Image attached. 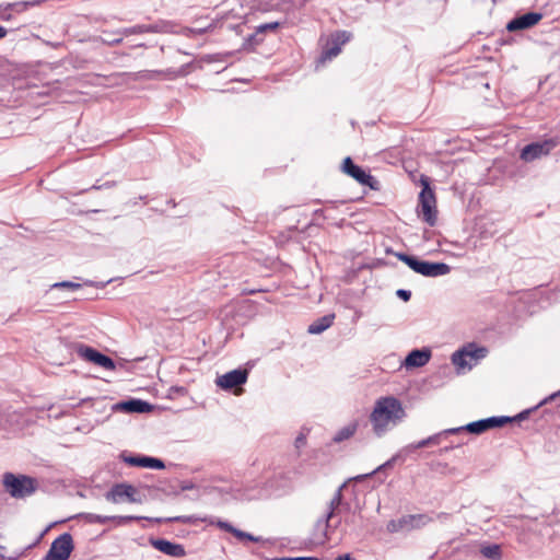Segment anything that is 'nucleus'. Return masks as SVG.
I'll return each instance as SVG.
<instances>
[{
	"label": "nucleus",
	"mask_w": 560,
	"mask_h": 560,
	"mask_svg": "<svg viewBox=\"0 0 560 560\" xmlns=\"http://www.w3.org/2000/svg\"><path fill=\"white\" fill-rule=\"evenodd\" d=\"M358 429V424L354 422V423H350L346 427H343L342 429H340L336 435L334 436V441L335 442H342L345 440H348L350 439L351 436H353V434L355 433Z\"/></svg>",
	"instance_id": "obj_27"
},
{
	"label": "nucleus",
	"mask_w": 560,
	"mask_h": 560,
	"mask_svg": "<svg viewBox=\"0 0 560 560\" xmlns=\"http://www.w3.org/2000/svg\"><path fill=\"white\" fill-rule=\"evenodd\" d=\"M43 2V0H31V1H18L13 3H8L5 10L14 11L18 13L24 12L28 8L37 7Z\"/></svg>",
	"instance_id": "obj_25"
},
{
	"label": "nucleus",
	"mask_w": 560,
	"mask_h": 560,
	"mask_svg": "<svg viewBox=\"0 0 560 560\" xmlns=\"http://www.w3.org/2000/svg\"><path fill=\"white\" fill-rule=\"evenodd\" d=\"M136 488L128 483L115 485L106 494V500L117 503L121 498H127L131 503H140L141 499L136 497Z\"/></svg>",
	"instance_id": "obj_14"
},
{
	"label": "nucleus",
	"mask_w": 560,
	"mask_h": 560,
	"mask_svg": "<svg viewBox=\"0 0 560 560\" xmlns=\"http://www.w3.org/2000/svg\"><path fill=\"white\" fill-rule=\"evenodd\" d=\"M271 560H318V559L315 557H295V558L282 557V558H272Z\"/></svg>",
	"instance_id": "obj_40"
},
{
	"label": "nucleus",
	"mask_w": 560,
	"mask_h": 560,
	"mask_svg": "<svg viewBox=\"0 0 560 560\" xmlns=\"http://www.w3.org/2000/svg\"><path fill=\"white\" fill-rule=\"evenodd\" d=\"M341 171L349 175L350 177L354 178L358 183L361 185L369 186L371 188H375L374 184L376 180L374 177L365 172L361 166L353 163L352 159L350 156H347L343 159L341 164Z\"/></svg>",
	"instance_id": "obj_11"
},
{
	"label": "nucleus",
	"mask_w": 560,
	"mask_h": 560,
	"mask_svg": "<svg viewBox=\"0 0 560 560\" xmlns=\"http://www.w3.org/2000/svg\"><path fill=\"white\" fill-rule=\"evenodd\" d=\"M189 67H190V63H186L184 66H182L178 70H177V74L178 75H186L188 72H189Z\"/></svg>",
	"instance_id": "obj_43"
},
{
	"label": "nucleus",
	"mask_w": 560,
	"mask_h": 560,
	"mask_svg": "<svg viewBox=\"0 0 560 560\" xmlns=\"http://www.w3.org/2000/svg\"><path fill=\"white\" fill-rule=\"evenodd\" d=\"M459 432H460V429H457V428L443 430L439 433H435V434L429 436L428 438L429 444H430V446L439 445L442 442L443 438H445L447 435H452V434H457Z\"/></svg>",
	"instance_id": "obj_30"
},
{
	"label": "nucleus",
	"mask_w": 560,
	"mask_h": 560,
	"mask_svg": "<svg viewBox=\"0 0 560 560\" xmlns=\"http://www.w3.org/2000/svg\"><path fill=\"white\" fill-rule=\"evenodd\" d=\"M513 420L514 418L508 416H493L470 422L466 425L458 427L457 429H460V432L467 431L471 434H481L490 429L501 428Z\"/></svg>",
	"instance_id": "obj_8"
},
{
	"label": "nucleus",
	"mask_w": 560,
	"mask_h": 560,
	"mask_svg": "<svg viewBox=\"0 0 560 560\" xmlns=\"http://www.w3.org/2000/svg\"><path fill=\"white\" fill-rule=\"evenodd\" d=\"M75 349L78 355L84 359L85 361L92 362L105 370L113 371L116 369V364L112 358L103 354L102 352L97 351L96 349L90 346L79 343Z\"/></svg>",
	"instance_id": "obj_9"
},
{
	"label": "nucleus",
	"mask_w": 560,
	"mask_h": 560,
	"mask_svg": "<svg viewBox=\"0 0 560 560\" xmlns=\"http://www.w3.org/2000/svg\"><path fill=\"white\" fill-rule=\"evenodd\" d=\"M217 526L228 533H231L238 541L241 542H259L261 541V537L254 536L250 533L241 530L236 527H234L231 523L219 520L217 522Z\"/></svg>",
	"instance_id": "obj_22"
},
{
	"label": "nucleus",
	"mask_w": 560,
	"mask_h": 560,
	"mask_svg": "<svg viewBox=\"0 0 560 560\" xmlns=\"http://www.w3.org/2000/svg\"><path fill=\"white\" fill-rule=\"evenodd\" d=\"M559 396H560V389H559L558 392H556V393L551 394L550 396L546 397L544 400H541V401H540V402H539V404L534 408V410H535V409H537L539 406H542V405L547 404L548 401L555 400V399H556L557 397H559ZM532 411H533V409H526V410H524V411L520 412L517 416L513 417V418H514V420H513V421H516V420H524V419H526V418L529 416V413H530Z\"/></svg>",
	"instance_id": "obj_31"
},
{
	"label": "nucleus",
	"mask_w": 560,
	"mask_h": 560,
	"mask_svg": "<svg viewBox=\"0 0 560 560\" xmlns=\"http://www.w3.org/2000/svg\"><path fill=\"white\" fill-rule=\"evenodd\" d=\"M396 458H397V456H393L390 459H388L384 464L380 465L375 470H373L371 472V475L381 474V472L385 471L386 469L392 468L396 462ZM368 476H370V474L365 475L364 477H368Z\"/></svg>",
	"instance_id": "obj_35"
},
{
	"label": "nucleus",
	"mask_w": 560,
	"mask_h": 560,
	"mask_svg": "<svg viewBox=\"0 0 560 560\" xmlns=\"http://www.w3.org/2000/svg\"><path fill=\"white\" fill-rule=\"evenodd\" d=\"M260 43H262V37H260V33H258V31L256 30L255 33L253 34H249L248 36H246L244 38V42L242 44V49L244 50H254V48L259 45Z\"/></svg>",
	"instance_id": "obj_29"
},
{
	"label": "nucleus",
	"mask_w": 560,
	"mask_h": 560,
	"mask_svg": "<svg viewBox=\"0 0 560 560\" xmlns=\"http://www.w3.org/2000/svg\"><path fill=\"white\" fill-rule=\"evenodd\" d=\"M189 488H190V487H189L188 485H185V486H183V487H182V489H183V490H187V489H189Z\"/></svg>",
	"instance_id": "obj_52"
},
{
	"label": "nucleus",
	"mask_w": 560,
	"mask_h": 560,
	"mask_svg": "<svg viewBox=\"0 0 560 560\" xmlns=\"http://www.w3.org/2000/svg\"><path fill=\"white\" fill-rule=\"evenodd\" d=\"M395 256L405 262L415 272L429 278L441 277L450 273L451 267L445 262L421 260L416 256L405 253H395Z\"/></svg>",
	"instance_id": "obj_3"
},
{
	"label": "nucleus",
	"mask_w": 560,
	"mask_h": 560,
	"mask_svg": "<svg viewBox=\"0 0 560 560\" xmlns=\"http://www.w3.org/2000/svg\"><path fill=\"white\" fill-rule=\"evenodd\" d=\"M396 295L404 302H408L411 298V292L409 290L399 289L396 291Z\"/></svg>",
	"instance_id": "obj_39"
},
{
	"label": "nucleus",
	"mask_w": 560,
	"mask_h": 560,
	"mask_svg": "<svg viewBox=\"0 0 560 560\" xmlns=\"http://www.w3.org/2000/svg\"><path fill=\"white\" fill-rule=\"evenodd\" d=\"M346 485H341L334 493L328 503L326 513L316 522L314 526L313 540L317 544H325L328 540V528L330 521L342 511L349 510L350 504L343 502L342 490Z\"/></svg>",
	"instance_id": "obj_2"
},
{
	"label": "nucleus",
	"mask_w": 560,
	"mask_h": 560,
	"mask_svg": "<svg viewBox=\"0 0 560 560\" xmlns=\"http://www.w3.org/2000/svg\"><path fill=\"white\" fill-rule=\"evenodd\" d=\"M334 319H335L334 314H328L323 317H319L318 319H316L314 323H312L308 326L307 331L312 335L322 334L323 331H325L327 328H329L332 325Z\"/></svg>",
	"instance_id": "obj_23"
},
{
	"label": "nucleus",
	"mask_w": 560,
	"mask_h": 560,
	"mask_svg": "<svg viewBox=\"0 0 560 560\" xmlns=\"http://www.w3.org/2000/svg\"><path fill=\"white\" fill-rule=\"evenodd\" d=\"M73 550L71 534L63 533L50 545V548L43 560H68Z\"/></svg>",
	"instance_id": "obj_7"
},
{
	"label": "nucleus",
	"mask_w": 560,
	"mask_h": 560,
	"mask_svg": "<svg viewBox=\"0 0 560 560\" xmlns=\"http://www.w3.org/2000/svg\"><path fill=\"white\" fill-rule=\"evenodd\" d=\"M306 436L303 433H300L295 439V447L300 448L305 445Z\"/></svg>",
	"instance_id": "obj_41"
},
{
	"label": "nucleus",
	"mask_w": 560,
	"mask_h": 560,
	"mask_svg": "<svg viewBox=\"0 0 560 560\" xmlns=\"http://www.w3.org/2000/svg\"><path fill=\"white\" fill-rule=\"evenodd\" d=\"M7 34H8L7 28L0 25V39L5 37Z\"/></svg>",
	"instance_id": "obj_47"
},
{
	"label": "nucleus",
	"mask_w": 560,
	"mask_h": 560,
	"mask_svg": "<svg viewBox=\"0 0 560 560\" xmlns=\"http://www.w3.org/2000/svg\"><path fill=\"white\" fill-rule=\"evenodd\" d=\"M352 38V33L349 31L340 30L330 34L326 45L317 59L318 63L324 65L327 61L336 58L340 52L343 45L349 43Z\"/></svg>",
	"instance_id": "obj_6"
},
{
	"label": "nucleus",
	"mask_w": 560,
	"mask_h": 560,
	"mask_svg": "<svg viewBox=\"0 0 560 560\" xmlns=\"http://www.w3.org/2000/svg\"><path fill=\"white\" fill-rule=\"evenodd\" d=\"M110 517H112V521L116 522L117 525H125L127 523H130V522H133V521H140V520H148V521H152V522H155V523H162V522H182V523H187L190 520L187 516H175V517H168V518H161V517L149 518V517L133 516V515H124V516L122 515H113Z\"/></svg>",
	"instance_id": "obj_20"
},
{
	"label": "nucleus",
	"mask_w": 560,
	"mask_h": 560,
	"mask_svg": "<svg viewBox=\"0 0 560 560\" xmlns=\"http://www.w3.org/2000/svg\"><path fill=\"white\" fill-rule=\"evenodd\" d=\"M91 400H92L91 398H84V399H82V400L79 402V405H83V404H85V402H88V401H91Z\"/></svg>",
	"instance_id": "obj_48"
},
{
	"label": "nucleus",
	"mask_w": 560,
	"mask_h": 560,
	"mask_svg": "<svg viewBox=\"0 0 560 560\" xmlns=\"http://www.w3.org/2000/svg\"><path fill=\"white\" fill-rule=\"evenodd\" d=\"M335 560H353L349 553L338 556Z\"/></svg>",
	"instance_id": "obj_45"
},
{
	"label": "nucleus",
	"mask_w": 560,
	"mask_h": 560,
	"mask_svg": "<svg viewBox=\"0 0 560 560\" xmlns=\"http://www.w3.org/2000/svg\"><path fill=\"white\" fill-rule=\"evenodd\" d=\"M396 458H397V456H393L390 459H388L384 464L380 465L375 470H373L371 472V475L381 474V472L385 471L386 469L392 468L396 462ZM368 476H370V474L365 475L364 477H368Z\"/></svg>",
	"instance_id": "obj_34"
},
{
	"label": "nucleus",
	"mask_w": 560,
	"mask_h": 560,
	"mask_svg": "<svg viewBox=\"0 0 560 560\" xmlns=\"http://www.w3.org/2000/svg\"><path fill=\"white\" fill-rule=\"evenodd\" d=\"M114 409L129 413H144L152 410V405L142 399L131 398L116 404Z\"/></svg>",
	"instance_id": "obj_19"
},
{
	"label": "nucleus",
	"mask_w": 560,
	"mask_h": 560,
	"mask_svg": "<svg viewBox=\"0 0 560 560\" xmlns=\"http://www.w3.org/2000/svg\"><path fill=\"white\" fill-rule=\"evenodd\" d=\"M80 288H81L80 283L72 282V281H61V282H56L50 285V290L68 289L71 291H75V290H79Z\"/></svg>",
	"instance_id": "obj_32"
},
{
	"label": "nucleus",
	"mask_w": 560,
	"mask_h": 560,
	"mask_svg": "<svg viewBox=\"0 0 560 560\" xmlns=\"http://www.w3.org/2000/svg\"><path fill=\"white\" fill-rule=\"evenodd\" d=\"M208 28H209V27H203V28L192 30V32H194V33H196V34L202 35V34H205V33H207V32H208Z\"/></svg>",
	"instance_id": "obj_46"
},
{
	"label": "nucleus",
	"mask_w": 560,
	"mask_h": 560,
	"mask_svg": "<svg viewBox=\"0 0 560 560\" xmlns=\"http://www.w3.org/2000/svg\"><path fill=\"white\" fill-rule=\"evenodd\" d=\"M480 553L489 560H501V547L498 544H490L480 548Z\"/></svg>",
	"instance_id": "obj_24"
},
{
	"label": "nucleus",
	"mask_w": 560,
	"mask_h": 560,
	"mask_svg": "<svg viewBox=\"0 0 560 560\" xmlns=\"http://www.w3.org/2000/svg\"><path fill=\"white\" fill-rule=\"evenodd\" d=\"M406 417L401 401L394 396L381 397L375 401L370 415L373 432L377 436L384 435L389 425H396Z\"/></svg>",
	"instance_id": "obj_1"
},
{
	"label": "nucleus",
	"mask_w": 560,
	"mask_h": 560,
	"mask_svg": "<svg viewBox=\"0 0 560 560\" xmlns=\"http://www.w3.org/2000/svg\"><path fill=\"white\" fill-rule=\"evenodd\" d=\"M143 46H144V44H138V45H136V47H143Z\"/></svg>",
	"instance_id": "obj_53"
},
{
	"label": "nucleus",
	"mask_w": 560,
	"mask_h": 560,
	"mask_svg": "<svg viewBox=\"0 0 560 560\" xmlns=\"http://www.w3.org/2000/svg\"><path fill=\"white\" fill-rule=\"evenodd\" d=\"M120 458L124 463H126L129 466L145 468L147 456L144 455H126L125 453H122L120 455Z\"/></svg>",
	"instance_id": "obj_28"
},
{
	"label": "nucleus",
	"mask_w": 560,
	"mask_h": 560,
	"mask_svg": "<svg viewBox=\"0 0 560 560\" xmlns=\"http://www.w3.org/2000/svg\"><path fill=\"white\" fill-rule=\"evenodd\" d=\"M557 142H530L521 152V159L532 162L537 158L549 154Z\"/></svg>",
	"instance_id": "obj_17"
},
{
	"label": "nucleus",
	"mask_w": 560,
	"mask_h": 560,
	"mask_svg": "<svg viewBox=\"0 0 560 560\" xmlns=\"http://www.w3.org/2000/svg\"><path fill=\"white\" fill-rule=\"evenodd\" d=\"M145 468L164 469L165 464L162 459L147 456Z\"/></svg>",
	"instance_id": "obj_33"
},
{
	"label": "nucleus",
	"mask_w": 560,
	"mask_h": 560,
	"mask_svg": "<svg viewBox=\"0 0 560 560\" xmlns=\"http://www.w3.org/2000/svg\"><path fill=\"white\" fill-rule=\"evenodd\" d=\"M542 13L527 12L522 15L515 16L506 24V30L510 32L527 30L536 25L541 19Z\"/></svg>",
	"instance_id": "obj_16"
},
{
	"label": "nucleus",
	"mask_w": 560,
	"mask_h": 560,
	"mask_svg": "<svg viewBox=\"0 0 560 560\" xmlns=\"http://www.w3.org/2000/svg\"><path fill=\"white\" fill-rule=\"evenodd\" d=\"M339 525H340V520H339V521H337V522H335L334 524H332V523H330V527L328 528V533H329L330 530H331V532L336 530V529L338 528V526H339Z\"/></svg>",
	"instance_id": "obj_44"
},
{
	"label": "nucleus",
	"mask_w": 560,
	"mask_h": 560,
	"mask_svg": "<svg viewBox=\"0 0 560 560\" xmlns=\"http://www.w3.org/2000/svg\"><path fill=\"white\" fill-rule=\"evenodd\" d=\"M2 18H3L4 20H7V21H8V20H10V19H11V14H10V13H8V14H3V15H2Z\"/></svg>",
	"instance_id": "obj_50"
},
{
	"label": "nucleus",
	"mask_w": 560,
	"mask_h": 560,
	"mask_svg": "<svg viewBox=\"0 0 560 560\" xmlns=\"http://www.w3.org/2000/svg\"><path fill=\"white\" fill-rule=\"evenodd\" d=\"M247 376L248 373L246 370L236 369L219 376L215 383L223 389H232L236 386L245 384Z\"/></svg>",
	"instance_id": "obj_15"
},
{
	"label": "nucleus",
	"mask_w": 560,
	"mask_h": 560,
	"mask_svg": "<svg viewBox=\"0 0 560 560\" xmlns=\"http://www.w3.org/2000/svg\"><path fill=\"white\" fill-rule=\"evenodd\" d=\"M124 36H125V35H118L117 37H114V38H110V39H106L105 42H106L109 46H115V45H118V44H121V43H122Z\"/></svg>",
	"instance_id": "obj_42"
},
{
	"label": "nucleus",
	"mask_w": 560,
	"mask_h": 560,
	"mask_svg": "<svg viewBox=\"0 0 560 560\" xmlns=\"http://www.w3.org/2000/svg\"><path fill=\"white\" fill-rule=\"evenodd\" d=\"M149 541L153 548L166 556L183 558L186 555V550L182 544H176L163 538H150Z\"/></svg>",
	"instance_id": "obj_18"
},
{
	"label": "nucleus",
	"mask_w": 560,
	"mask_h": 560,
	"mask_svg": "<svg viewBox=\"0 0 560 560\" xmlns=\"http://www.w3.org/2000/svg\"><path fill=\"white\" fill-rule=\"evenodd\" d=\"M486 355L485 348H475L474 345L464 347L452 354V362L458 368H470L474 362Z\"/></svg>",
	"instance_id": "obj_10"
},
{
	"label": "nucleus",
	"mask_w": 560,
	"mask_h": 560,
	"mask_svg": "<svg viewBox=\"0 0 560 560\" xmlns=\"http://www.w3.org/2000/svg\"><path fill=\"white\" fill-rule=\"evenodd\" d=\"M421 183L423 188L419 194V206L421 208L422 220L430 226H434L436 223L435 195L430 188L429 178L427 176H421Z\"/></svg>",
	"instance_id": "obj_5"
},
{
	"label": "nucleus",
	"mask_w": 560,
	"mask_h": 560,
	"mask_svg": "<svg viewBox=\"0 0 560 560\" xmlns=\"http://www.w3.org/2000/svg\"><path fill=\"white\" fill-rule=\"evenodd\" d=\"M116 186V182H105L104 184H101V186L93 185L90 188L83 189L82 192L89 191V190H101V189H109Z\"/></svg>",
	"instance_id": "obj_37"
},
{
	"label": "nucleus",
	"mask_w": 560,
	"mask_h": 560,
	"mask_svg": "<svg viewBox=\"0 0 560 560\" xmlns=\"http://www.w3.org/2000/svg\"><path fill=\"white\" fill-rule=\"evenodd\" d=\"M446 516H448V514H447V513H440V514L438 515V518H444V517H446Z\"/></svg>",
	"instance_id": "obj_49"
},
{
	"label": "nucleus",
	"mask_w": 560,
	"mask_h": 560,
	"mask_svg": "<svg viewBox=\"0 0 560 560\" xmlns=\"http://www.w3.org/2000/svg\"><path fill=\"white\" fill-rule=\"evenodd\" d=\"M430 518L424 514L406 515L398 521H390L387 525L389 532H398L400 529H411L425 525Z\"/></svg>",
	"instance_id": "obj_13"
},
{
	"label": "nucleus",
	"mask_w": 560,
	"mask_h": 560,
	"mask_svg": "<svg viewBox=\"0 0 560 560\" xmlns=\"http://www.w3.org/2000/svg\"><path fill=\"white\" fill-rule=\"evenodd\" d=\"M168 28V24L164 21H159L151 24H137L130 27H124L120 30H117L115 34L117 35H136V34H144V33H152V34H160V33H166Z\"/></svg>",
	"instance_id": "obj_12"
},
{
	"label": "nucleus",
	"mask_w": 560,
	"mask_h": 560,
	"mask_svg": "<svg viewBox=\"0 0 560 560\" xmlns=\"http://www.w3.org/2000/svg\"><path fill=\"white\" fill-rule=\"evenodd\" d=\"M279 22H270V23H265V24H260L259 26H257V31L258 33L262 34L267 31H275L279 27Z\"/></svg>",
	"instance_id": "obj_36"
},
{
	"label": "nucleus",
	"mask_w": 560,
	"mask_h": 560,
	"mask_svg": "<svg viewBox=\"0 0 560 560\" xmlns=\"http://www.w3.org/2000/svg\"><path fill=\"white\" fill-rule=\"evenodd\" d=\"M431 355V350L428 348L415 349L408 353L404 363L407 368H421L430 361Z\"/></svg>",
	"instance_id": "obj_21"
},
{
	"label": "nucleus",
	"mask_w": 560,
	"mask_h": 560,
	"mask_svg": "<svg viewBox=\"0 0 560 560\" xmlns=\"http://www.w3.org/2000/svg\"><path fill=\"white\" fill-rule=\"evenodd\" d=\"M79 518H82L89 524H106L112 521L110 516L100 515L95 513H80Z\"/></svg>",
	"instance_id": "obj_26"
},
{
	"label": "nucleus",
	"mask_w": 560,
	"mask_h": 560,
	"mask_svg": "<svg viewBox=\"0 0 560 560\" xmlns=\"http://www.w3.org/2000/svg\"><path fill=\"white\" fill-rule=\"evenodd\" d=\"M176 390H177V392H184V390H185V388H184V387H177V388H176Z\"/></svg>",
	"instance_id": "obj_51"
},
{
	"label": "nucleus",
	"mask_w": 560,
	"mask_h": 560,
	"mask_svg": "<svg viewBox=\"0 0 560 560\" xmlns=\"http://www.w3.org/2000/svg\"><path fill=\"white\" fill-rule=\"evenodd\" d=\"M2 482L5 491L14 499L27 498L37 489V480L26 475L5 472Z\"/></svg>",
	"instance_id": "obj_4"
},
{
	"label": "nucleus",
	"mask_w": 560,
	"mask_h": 560,
	"mask_svg": "<svg viewBox=\"0 0 560 560\" xmlns=\"http://www.w3.org/2000/svg\"><path fill=\"white\" fill-rule=\"evenodd\" d=\"M427 446H430L428 438H427V439H423V440H421V441H419V442H416V443H411V444H409V445L407 446V448H408L409 451H415V450L422 448V447H427Z\"/></svg>",
	"instance_id": "obj_38"
}]
</instances>
